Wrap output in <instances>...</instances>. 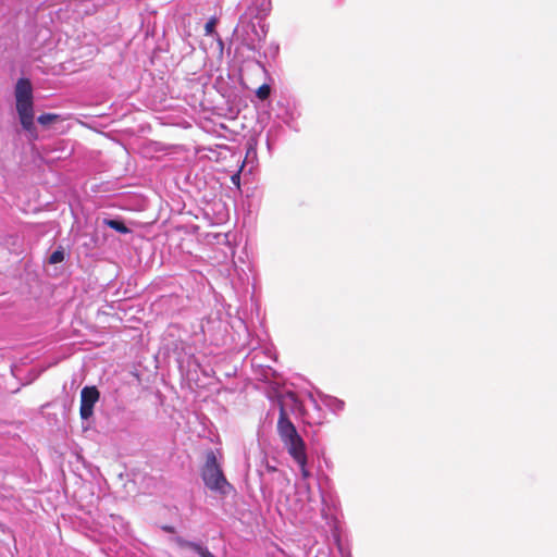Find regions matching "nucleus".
<instances>
[{
    "label": "nucleus",
    "mask_w": 557,
    "mask_h": 557,
    "mask_svg": "<svg viewBox=\"0 0 557 557\" xmlns=\"http://www.w3.org/2000/svg\"><path fill=\"white\" fill-rule=\"evenodd\" d=\"M280 417L277 421V433L280 438L287 450L288 455L294 461H302L307 456L306 443L297 432L294 423L289 420L287 407L292 411L301 412V403L295 393L287 392L278 399Z\"/></svg>",
    "instance_id": "1"
},
{
    "label": "nucleus",
    "mask_w": 557,
    "mask_h": 557,
    "mask_svg": "<svg viewBox=\"0 0 557 557\" xmlns=\"http://www.w3.org/2000/svg\"><path fill=\"white\" fill-rule=\"evenodd\" d=\"M16 112L22 127L36 137V127L34 123V100L33 86L28 78H20L15 84Z\"/></svg>",
    "instance_id": "2"
},
{
    "label": "nucleus",
    "mask_w": 557,
    "mask_h": 557,
    "mask_svg": "<svg viewBox=\"0 0 557 557\" xmlns=\"http://www.w3.org/2000/svg\"><path fill=\"white\" fill-rule=\"evenodd\" d=\"M295 494L290 499L287 497V510L299 521H305L315 512V500L312 497V490L309 482H298L295 484Z\"/></svg>",
    "instance_id": "3"
},
{
    "label": "nucleus",
    "mask_w": 557,
    "mask_h": 557,
    "mask_svg": "<svg viewBox=\"0 0 557 557\" xmlns=\"http://www.w3.org/2000/svg\"><path fill=\"white\" fill-rule=\"evenodd\" d=\"M264 18H256L245 13L239 20L236 28L237 36L243 44L251 51L257 52L267 36V28L262 23Z\"/></svg>",
    "instance_id": "4"
},
{
    "label": "nucleus",
    "mask_w": 557,
    "mask_h": 557,
    "mask_svg": "<svg viewBox=\"0 0 557 557\" xmlns=\"http://www.w3.org/2000/svg\"><path fill=\"white\" fill-rule=\"evenodd\" d=\"M206 486L221 494H226L231 488L230 483L225 479L220 465L218 463L214 451L210 450L206 455V463L201 473Z\"/></svg>",
    "instance_id": "5"
},
{
    "label": "nucleus",
    "mask_w": 557,
    "mask_h": 557,
    "mask_svg": "<svg viewBox=\"0 0 557 557\" xmlns=\"http://www.w3.org/2000/svg\"><path fill=\"white\" fill-rule=\"evenodd\" d=\"M321 503H322L321 517L323 518L325 523L329 525V528L332 530L333 535L335 537H338L336 534V531L338 528V519H337L338 499L332 493L321 492Z\"/></svg>",
    "instance_id": "6"
},
{
    "label": "nucleus",
    "mask_w": 557,
    "mask_h": 557,
    "mask_svg": "<svg viewBox=\"0 0 557 557\" xmlns=\"http://www.w3.org/2000/svg\"><path fill=\"white\" fill-rule=\"evenodd\" d=\"M99 391L96 386H85L81 392L79 414L83 420H88L94 413V406L99 400Z\"/></svg>",
    "instance_id": "7"
},
{
    "label": "nucleus",
    "mask_w": 557,
    "mask_h": 557,
    "mask_svg": "<svg viewBox=\"0 0 557 557\" xmlns=\"http://www.w3.org/2000/svg\"><path fill=\"white\" fill-rule=\"evenodd\" d=\"M271 0H250L247 14L256 18H265L271 11Z\"/></svg>",
    "instance_id": "8"
},
{
    "label": "nucleus",
    "mask_w": 557,
    "mask_h": 557,
    "mask_svg": "<svg viewBox=\"0 0 557 557\" xmlns=\"http://www.w3.org/2000/svg\"><path fill=\"white\" fill-rule=\"evenodd\" d=\"M320 401L335 414H339L345 409V403L336 397L319 393Z\"/></svg>",
    "instance_id": "9"
},
{
    "label": "nucleus",
    "mask_w": 557,
    "mask_h": 557,
    "mask_svg": "<svg viewBox=\"0 0 557 557\" xmlns=\"http://www.w3.org/2000/svg\"><path fill=\"white\" fill-rule=\"evenodd\" d=\"M103 223L120 234H127L131 232V230L124 224V222L119 219H106Z\"/></svg>",
    "instance_id": "10"
},
{
    "label": "nucleus",
    "mask_w": 557,
    "mask_h": 557,
    "mask_svg": "<svg viewBox=\"0 0 557 557\" xmlns=\"http://www.w3.org/2000/svg\"><path fill=\"white\" fill-rule=\"evenodd\" d=\"M299 467L301 480L299 482H308V479L311 476V472L308 468V457L304 458L302 461H295Z\"/></svg>",
    "instance_id": "11"
},
{
    "label": "nucleus",
    "mask_w": 557,
    "mask_h": 557,
    "mask_svg": "<svg viewBox=\"0 0 557 557\" xmlns=\"http://www.w3.org/2000/svg\"><path fill=\"white\" fill-rule=\"evenodd\" d=\"M218 24V18L215 16L210 17L205 25V35L206 36H216L215 27Z\"/></svg>",
    "instance_id": "12"
},
{
    "label": "nucleus",
    "mask_w": 557,
    "mask_h": 557,
    "mask_svg": "<svg viewBox=\"0 0 557 557\" xmlns=\"http://www.w3.org/2000/svg\"><path fill=\"white\" fill-rule=\"evenodd\" d=\"M271 94V86L267 83L262 84L257 90L256 96L260 100H267Z\"/></svg>",
    "instance_id": "13"
},
{
    "label": "nucleus",
    "mask_w": 557,
    "mask_h": 557,
    "mask_svg": "<svg viewBox=\"0 0 557 557\" xmlns=\"http://www.w3.org/2000/svg\"><path fill=\"white\" fill-rule=\"evenodd\" d=\"M64 260V252L62 249H57L54 250L50 257H49V262L51 264H57V263H60Z\"/></svg>",
    "instance_id": "14"
},
{
    "label": "nucleus",
    "mask_w": 557,
    "mask_h": 557,
    "mask_svg": "<svg viewBox=\"0 0 557 557\" xmlns=\"http://www.w3.org/2000/svg\"><path fill=\"white\" fill-rule=\"evenodd\" d=\"M55 119H57V116L54 114L45 113V114L39 115L37 121L41 125H47V124L51 123L52 121H54Z\"/></svg>",
    "instance_id": "15"
},
{
    "label": "nucleus",
    "mask_w": 557,
    "mask_h": 557,
    "mask_svg": "<svg viewBox=\"0 0 557 557\" xmlns=\"http://www.w3.org/2000/svg\"><path fill=\"white\" fill-rule=\"evenodd\" d=\"M205 547L206 546L201 545L200 543L191 542L188 548L193 549L199 555L205 549Z\"/></svg>",
    "instance_id": "16"
},
{
    "label": "nucleus",
    "mask_w": 557,
    "mask_h": 557,
    "mask_svg": "<svg viewBox=\"0 0 557 557\" xmlns=\"http://www.w3.org/2000/svg\"><path fill=\"white\" fill-rule=\"evenodd\" d=\"M176 544L182 548H188L191 541H187L183 537H176L175 539Z\"/></svg>",
    "instance_id": "17"
},
{
    "label": "nucleus",
    "mask_w": 557,
    "mask_h": 557,
    "mask_svg": "<svg viewBox=\"0 0 557 557\" xmlns=\"http://www.w3.org/2000/svg\"><path fill=\"white\" fill-rule=\"evenodd\" d=\"M200 557H215L207 547L199 554Z\"/></svg>",
    "instance_id": "18"
},
{
    "label": "nucleus",
    "mask_w": 557,
    "mask_h": 557,
    "mask_svg": "<svg viewBox=\"0 0 557 557\" xmlns=\"http://www.w3.org/2000/svg\"><path fill=\"white\" fill-rule=\"evenodd\" d=\"M257 69L263 74V75H267V70L265 67L260 63V62H257Z\"/></svg>",
    "instance_id": "19"
},
{
    "label": "nucleus",
    "mask_w": 557,
    "mask_h": 557,
    "mask_svg": "<svg viewBox=\"0 0 557 557\" xmlns=\"http://www.w3.org/2000/svg\"><path fill=\"white\" fill-rule=\"evenodd\" d=\"M309 400L315 408H318V400L313 397L312 394L309 395Z\"/></svg>",
    "instance_id": "20"
},
{
    "label": "nucleus",
    "mask_w": 557,
    "mask_h": 557,
    "mask_svg": "<svg viewBox=\"0 0 557 557\" xmlns=\"http://www.w3.org/2000/svg\"><path fill=\"white\" fill-rule=\"evenodd\" d=\"M294 120V117L292 116L290 120H285V123L288 125V126H293L292 125V121Z\"/></svg>",
    "instance_id": "21"
},
{
    "label": "nucleus",
    "mask_w": 557,
    "mask_h": 557,
    "mask_svg": "<svg viewBox=\"0 0 557 557\" xmlns=\"http://www.w3.org/2000/svg\"><path fill=\"white\" fill-rule=\"evenodd\" d=\"M343 557H350V555H343Z\"/></svg>",
    "instance_id": "22"
}]
</instances>
